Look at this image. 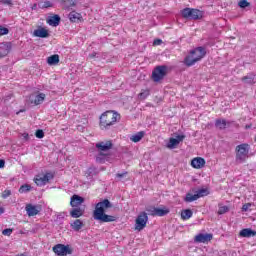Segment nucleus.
<instances>
[{
    "label": "nucleus",
    "instance_id": "obj_15",
    "mask_svg": "<svg viewBox=\"0 0 256 256\" xmlns=\"http://www.w3.org/2000/svg\"><path fill=\"white\" fill-rule=\"evenodd\" d=\"M45 101V94L40 93L38 95H30V102L34 105H41Z\"/></svg>",
    "mask_w": 256,
    "mask_h": 256
},
{
    "label": "nucleus",
    "instance_id": "obj_22",
    "mask_svg": "<svg viewBox=\"0 0 256 256\" xmlns=\"http://www.w3.org/2000/svg\"><path fill=\"white\" fill-rule=\"evenodd\" d=\"M85 213V210L81 209V208H73L70 211V217H72L73 219H79V217H83V214Z\"/></svg>",
    "mask_w": 256,
    "mask_h": 256
},
{
    "label": "nucleus",
    "instance_id": "obj_43",
    "mask_svg": "<svg viewBox=\"0 0 256 256\" xmlns=\"http://www.w3.org/2000/svg\"><path fill=\"white\" fill-rule=\"evenodd\" d=\"M11 190H5L2 194L3 199H7V197H10Z\"/></svg>",
    "mask_w": 256,
    "mask_h": 256
},
{
    "label": "nucleus",
    "instance_id": "obj_38",
    "mask_svg": "<svg viewBox=\"0 0 256 256\" xmlns=\"http://www.w3.org/2000/svg\"><path fill=\"white\" fill-rule=\"evenodd\" d=\"M149 95H150L149 90H143L139 94V97H140V99H147V97H149Z\"/></svg>",
    "mask_w": 256,
    "mask_h": 256
},
{
    "label": "nucleus",
    "instance_id": "obj_13",
    "mask_svg": "<svg viewBox=\"0 0 256 256\" xmlns=\"http://www.w3.org/2000/svg\"><path fill=\"white\" fill-rule=\"evenodd\" d=\"M183 139H185V135H177L176 138H170L166 147L168 149H175Z\"/></svg>",
    "mask_w": 256,
    "mask_h": 256
},
{
    "label": "nucleus",
    "instance_id": "obj_11",
    "mask_svg": "<svg viewBox=\"0 0 256 256\" xmlns=\"http://www.w3.org/2000/svg\"><path fill=\"white\" fill-rule=\"evenodd\" d=\"M148 215H153L157 217H165V215H168L169 209H163V208H147L146 209Z\"/></svg>",
    "mask_w": 256,
    "mask_h": 256
},
{
    "label": "nucleus",
    "instance_id": "obj_41",
    "mask_svg": "<svg viewBox=\"0 0 256 256\" xmlns=\"http://www.w3.org/2000/svg\"><path fill=\"white\" fill-rule=\"evenodd\" d=\"M0 3H2V5H9V7H13L12 0H0Z\"/></svg>",
    "mask_w": 256,
    "mask_h": 256
},
{
    "label": "nucleus",
    "instance_id": "obj_27",
    "mask_svg": "<svg viewBox=\"0 0 256 256\" xmlns=\"http://www.w3.org/2000/svg\"><path fill=\"white\" fill-rule=\"evenodd\" d=\"M109 159V154H105L104 152H99L96 156V163H105Z\"/></svg>",
    "mask_w": 256,
    "mask_h": 256
},
{
    "label": "nucleus",
    "instance_id": "obj_34",
    "mask_svg": "<svg viewBox=\"0 0 256 256\" xmlns=\"http://www.w3.org/2000/svg\"><path fill=\"white\" fill-rule=\"evenodd\" d=\"M31 189H33V187H31V185L29 184H24L19 188V193H29V191H31Z\"/></svg>",
    "mask_w": 256,
    "mask_h": 256
},
{
    "label": "nucleus",
    "instance_id": "obj_7",
    "mask_svg": "<svg viewBox=\"0 0 256 256\" xmlns=\"http://www.w3.org/2000/svg\"><path fill=\"white\" fill-rule=\"evenodd\" d=\"M181 13L184 19L197 20L203 17V13L200 10L193 9V8H184Z\"/></svg>",
    "mask_w": 256,
    "mask_h": 256
},
{
    "label": "nucleus",
    "instance_id": "obj_14",
    "mask_svg": "<svg viewBox=\"0 0 256 256\" xmlns=\"http://www.w3.org/2000/svg\"><path fill=\"white\" fill-rule=\"evenodd\" d=\"M213 239V234H198L195 236V243H209Z\"/></svg>",
    "mask_w": 256,
    "mask_h": 256
},
{
    "label": "nucleus",
    "instance_id": "obj_8",
    "mask_svg": "<svg viewBox=\"0 0 256 256\" xmlns=\"http://www.w3.org/2000/svg\"><path fill=\"white\" fill-rule=\"evenodd\" d=\"M147 221H149V216H147L146 212H141L135 222L136 231H143L144 227H147Z\"/></svg>",
    "mask_w": 256,
    "mask_h": 256
},
{
    "label": "nucleus",
    "instance_id": "obj_44",
    "mask_svg": "<svg viewBox=\"0 0 256 256\" xmlns=\"http://www.w3.org/2000/svg\"><path fill=\"white\" fill-rule=\"evenodd\" d=\"M116 177L118 179H123V177H127V172H123V173H117Z\"/></svg>",
    "mask_w": 256,
    "mask_h": 256
},
{
    "label": "nucleus",
    "instance_id": "obj_29",
    "mask_svg": "<svg viewBox=\"0 0 256 256\" xmlns=\"http://www.w3.org/2000/svg\"><path fill=\"white\" fill-rule=\"evenodd\" d=\"M71 227L74 231H81L83 228V222L80 219H76L72 224Z\"/></svg>",
    "mask_w": 256,
    "mask_h": 256
},
{
    "label": "nucleus",
    "instance_id": "obj_17",
    "mask_svg": "<svg viewBox=\"0 0 256 256\" xmlns=\"http://www.w3.org/2000/svg\"><path fill=\"white\" fill-rule=\"evenodd\" d=\"M68 18L70 19L71 23H79V21H83V16L81 13L76 11L70 12Z\"/></svg>",
    "mask_w": 256,
    "mask_h": 256
},
{
    "label": "nucleus",
    "instance_id": "obj_5",
    "mask_svg": "<svg viewBox=\"0 0 256 256\" xmlns=\"http://www.w3.org/2000/svg\"><path fill=\"white\" fill-rule=\"evenodd\" d=\"M167 75V66L160 65L154 68L152 72V79L155 83H159Z\"/></svg>",
    "mask_w": 256,
    "mask_h": 256
},
{
    "label": "nucleus",
    "instance_id": "obj_46",
    "mask_svg": "<svg viewBox=\"0 0 256 256\" xmlns=\"http://www.w3.org/2000/svg\"><path fill=\"white\" fill-rule=\"evenodd\" d=\"M161 43H163V40L156 39V40H154L153 45H161Z\"/></svg>",
    "mask_w": 256,
    "mask_h": 256
},
{
    "label": "nucleus",
    "instance_id": "obj_45",
    "mask_svg": "<svg viewBox=\"0 0 256 256\" xmlns=\"http://www.w3.org/2000/svg\"><path fill=\"white\" fill-rule=\"evenodd\" d=\"M249 207H251V203H246L242 206V211H249Z\"/></svg>",
    "mask_w": 256,
    "mask_h": 256
},
{
    "label": "nucleus",
    "instance_id": "obj_52",
    "mask_svg": "<svg viewBox=\"0 0 256 256\" xmlns=\"http://www.w3.org/2000/svg\"><path fill=\"white\" fill-rule=\"evenodd\" d=\"M9 100V96L6 98V101H8Z\"/></svg>",
    "mask_w": 256,
    "mask_h": 256
},
{
    "label": "nucleus",
    "instance_id": "obj_9",
    "mask_svg": "<svg viewBox=\"0 0 256 256\" xmlns=\"http://www.w3.org/2000/svg\"><path fill=\"white\" fill-rule=\"evenodd\" d=\"M51 179H53V175L51 173H46L44 175H37L34 178V183H36L38 187H43V185H47V183H49Z\"/></svg>",
    "mask_w": 256,
    "mask_h": 256
},
{
    "label": "nucleus",
    "instance_id": "obj_1",
    "mask_svg": "<svg viewBox=\"0 0 256 256\" xmlns=\"http://www.w3.org/2000/svg\"><path fill=\"white\" fill-rule=\"evenodd\" d=\"M109 209H113V203L109 199L98 202L93 212L95 221H100V223H113L117 221V217L106 214Z\"/></svg>",
    "mask_w": 256,
    "mask_h": 256
},
{
    "label": "nucleus",
    "instance_id": "obj_51",
    "mask_svg": "<svg viewBox=\"0 0 256 256\" xmlns=\"http://www.w3.org/2000/svg\"><path fill=\"white\" fill-rule=\"evenodd\" d=\"M95 55H96V54H95V53H93V54H91V55H90V57H95Z\"/></svg>",
    "mask_w": 256,
    "mask_h": 256
},
{
    "label": "nucleus",
    "instance_id": "obj_28",
    "mask_svg": "<svg viewBox=\"0 0 256 256\" xmlns=\"http://www.w3.org/2000/svg\"><path fill=\"white\" fill-rule=\"evenodd\" d=\"M193 217V211L191 209H186L181 212V218L184 221H187V219H191Z\"/></svg>",
    "mask_w": 256,
    "mask_h": 256
},
{
    "label": "nucleus",
    "instance_id": "obj_16",
    "mask_svg": "<svg viewBox=\"0 0 256 256\" xmlns=\"http://www.w3.org/2000/svg\"><path fill=\"white\" fill-rule=\"evenodd\" d=\"M85 199L77 194H74L71 197L70 205L71 207H79L82 203H84Z\"/></svg>",
    "mask_w": 256,
    "mask_h": 256
},
{
    "label": "nucleus",
    "instance_id": "obj_47",
    "mask_svg": "<svg viewBox=\"0 0 256 256\" xmlns=\"http://www.w3.org/2000/svg\"><path fill=\"white\" fill-rule=\"evenodd\" d=\"M22 137H23V139H25V141H29V134L28 133H23Z\"/></svg>",
    "mask_w": 256,
    "mask_h": 256
},
{
    "label": "nucleus",
    "instance_id": "obj_25",
    "mask_svg": "<svg viewBox=\"0 0 256 256\" xmlns=\"http://www.w3.org/2000/svg\"><path fill=\"white\" fill-rule=\"evenodd\" d=\"M143 137H145V132L144 131H140L136 134H133L130 137V141H132L133 143H139V141H141V139H143Z\"/></svg>",
    "mask_w": 256,
    "mask_h": 256
},
{
    "label": "nucleus",
    "instance_id": "obj_37",
    "mask_svg": "<svg viewBox=\"0 0 256 256\" xmlns=\"http://www.w3.org/2000/svg\"><path fill=\"white\" fill-rule=\"evenodd\" d=\"M35 136L37 139H43V137H45V132H43L42 129H38L35 133Z\"/></svg>",
    "mask_w": 256,
    "mask_h": 256
},
{
    "label": "nucleus",
    "instance_id": "obj_36",
    "mask_svg": "<svg viewBox=\"0 0 256 256\" xmlns=\"http://www.w3.org/2000/svg\"><path fill=\"white\" fill-rule=\"evenodd\" d=\"M228 212H229V207L228 206L219 205L218 215H225V213H228Z\"/></svg>",
    "mask_w": 256,
    "mask_h": 256
},
{
    "label": "nucleus",
    "instance_id": "obj_30",
    "mask_svg": "<svg viewBox=\"0 0 256 256\" xmlns=\"http://www.w3.org/2000/svg\"><path fill=\"white\" fill-rule=\"evenodd\" d=\"M75 5H77V0H65L64 1V7H65V9H67V11H71V9H73V7H75Z\"/></svg>",
    "mask_w": 256,
    "mask_h": 256
},
{
    "label": "nucleus",
    "instance_id": "obj_4",
    "mask_svg": "<svg viewBox=\"0 0 256 256\" xmlns=\"http://www.w3.org/2000/svg\"><path fill=\"white\" fill-rule=\"evenodd\" d=\"M119 119V114L113 111H106L100 116V128L109 129L111 125H115Z\"/></svg>",
    "mask_w": 256,
    "mask_h": 256
},
{
    "label": "nucleus",
    "instance_id": "obj_49",
    "mask_svg": "<svg viewBox=\"0 0 256 256\" xmlns=\"http://www.w3.org/2000/svg\"><path fill=\"white\" fill-rule=\"evenodd\" d=\"M44 7H51V2H45Z\"/></svg>",
    "mask_w": 256,
    "mask_h": 256
},
{
    "label": "nucleus",
    "instance_id": "obj_32",
    "mask_svg": "<svg viewBox=\"0 0 256 256\" xmlns=\"http://www.w3.org/2000/svg\"><path fill=\"white\" fill-rule=\"evenodd\" d=\"M197 199H199V196H197V194L188 193L186 194L184 201L186 203H193V201H197Z\"/></svg>",
    "mask_w": 256,
    "mask_h": 256
},
{
    "label": "nucleus",
    "instance_id": "obj_26",
    "mask_svg": "<svg viewBox=\"0 0 256 256\" xmlns=\"http://www.w3.org/2000/svg\"><path fill=\"white\" fill-rule=\"evenodd\" d=\"M227 125H230V123L227 122V120H225V119H217L216 122H215V126L218 129H226Z\"/></svg>",
    "mask_w": 256,
    "mask_h": 256
},
{
    "label": "nucleus",
    "instance_id": "obj_21",
    "mask_svg": "<svg viewBox=\"0 0 256 256\" xmlns=\"http://www.w3.org/2000/svg\"><path fill=\"white\" fill-rule=\"evenodd\" d=\"M241 81L243 83H245L246 85H255L256 76H255V74H248V75L242 77Z\"/></svg>",
    "mask_w": 256,
    "mask_h": 256
},
{
    "label": "nucleus",
    "instance_id": "obj_10",
    "mask_svg": "<svg viewBox=\"0 0 256 256\" xmlns=\"http://www.w3.org/2000/svg\"><path fill=\"white\" fill-rule=\"evenodd\" d=\"M95 147L100 153H105L106 151L113 149V142H111V140L98 142Z\"/></svg>",
    "mask_w": 256,
    "mask_h": 256
},
{
    "label": "nucleus",
    "instance_id": "obj_33",
    "mask_svg": "<svg viewBox=\"0 0 256 256\" xmlns=\"http://www.w3.org/2000/svg\"><path fill=\"white\" fill-rule=\"evenodd\" d=\"M207 195H209V190L206 188H202L198 190L196 193V196H198V199H200V197H207Z\"/></svg>",
    "mask_w": 256,
    "mask_h": 256
},
{
    "label": "nucleus",
    "instance_id": "obj_39",
    "mask_svg": "<svg viewBox=\"0 0 256 256\" xmlns=\"http://www.w3.org/2000/svg\"><path fill=\"white\" fill-rule=\"evenodd\" d=\"M86 175L87 177H93V175H95V168L93 167L88 168V170L86 171Z\"/></svg>",
    "mask_w": 256,
    "mask_h": 256
},
{
    "label": "nucleus",
    "instance_id": "obj_31",
    "mask_svg": "<svg viewBox=\"0 0 256 256\" xmlns=\"http://www.w3.org/2000/svg\"><path fill=\"white\" fill-rule=\"evenodd\" d=\"M47 63L48 65H57V63H59V55L54 54L52 56H49L47 58Z\"/></svg>",
    "mask_w": 256,
    "mask_h": 256
},
{
    "label": "nucleus",
    "instance_id": "obj_42",
    "mask_svg": "<svg viewBox=\"0 0 256 256\" xmlns=\"http://www.w3.org/2000/svg\"><path fill=\"white\" fill-rule=\"evenodd\" d=\"M8 34H9V29L0 28V37H1V35H8Z\"/></svg>",
    "mask_w": 256,
    "mask_h": 256
},
{
    "label": "nucleus",
    "instance_id": "obj_24",
    "mask_svg": "<svg viewBox=\"0 0 256 256\" xmlns=\"http://www.w3.org/2000/svg\"><path fill=\"white\" fill-rule=\"evenodd\" d=\"M47 23L49 25H51L52 27H57V26H59V23H61V17L59 15H57V14L54 15V16H51L48 19Z\"/></svg>",
    "mask_w": 256,
    "mask_h": 256
},
{
    "label": "nucleus",
    "instance_id": "obj_23",
    "mask_svg": "<svg viewBox=\"0 0 256 256\" xmlns=\"http://www.w3.org/2000/svg\"><path fill=\"white\" fill-rule=\"evenodd\" d=\"M256 231L252 230L251 228H244L240 231L239 236L240 237H255Z\"/></svg>",
    "mask_w": 256,
    "mask_h": 256
},
{
    "label": "nucleus",
    "instance_id": "obj_6",
    "mask_svg": "<svg viewBox=\"0 0 256 256\" xmlns=\"http://www.w3.org/2000/svg\"><path fill=\"white\" fill-rule=\"evenodd\" d=\"M52 251L58 256L73 255V248L65 244H57L52 248Z\"/></svg>",
    "mask_w": 256,
    "mask_h": 256
},
{
    "label": "nucleus",
    "instance_id": "obj_48",
    "mask_svg": "<svg viewBox=\"0 0 256 256\" xmlns=\"http://www.w3.org/2000/svg\"><path fill=\"white\" fill-rule=\"evenodd\" d=\"M5 167V160H0V169H3Z\"/></svg>",
    "mask_w": 256,
    "mask_h": 256
},
{
    "label": "nucleus",
    "instance_id": "obj_19",
    "mask_svg": "<svg viewBox=\"0 0 256 256\" xmlns=\"http://www.w3.org/2000/svg\"><path fill=\"white\" fill-rule=\"evenodd\" d=\"M25 209L28 217H35V215H39V209H37V206H33V204L26 205Z\"/></svg>",
    "mask_w": 256,
    "mask_h": 256
},
{
    "label": "nucleus",
    "instance_id": "obj_12",
    "mask_svg": "<svg viewBox=\"0 0 256 256\" xmlns=\"http://www.w3.org/2000/svg\"><path fill=\"white\" fill-rule=\"evenodd\" d=\"M13 48V44L11 42H4L0 45V59L3 57H7L9 53H11V49Z\"/></svg>",
    "mask_w": 256,
    "mask_h": 256
},
{
    "label": "nucleus",
    "instance_id": "obj_40",
    "mask_svg": "<svg viewBox=\"0 0 256 256\" xmlns=\"http://www.w3.org/2000/svg\"><path fill=\"white\" fill-rule=\"evenodd\" d=\"M11 233H13V229L6 228L2 231V235H5L6 237H10Z\"/></svg>",
    "mask_w": 256,
    "mask_h": 256
},
{
    "label": "nucleus",
    "instance_id": "obj_50",
    "mask_svg": "<svg viewBox=\"0 0 256 256\" xmlns=\"http://www.w3.org/2000/svg\"><path fill=\"white\" fill-rule=\"evenodd\" d=\"M3 213H5V209H3V207H0V215H3Z\"/></svg>",
    "mask_w": 256,
    "mask_h": 256
},
{
    "label": "nucleus",
    "instance_id": "obj_35",
    "mask_svg": "<svg viewBox=\"0 0 256 256\" xmlns=\"http://www.w3.org/2000/svg\"><path fill=\"white\" fill-rule=\"evenodd\" d=\"M251 3H249L247 0H240L238 2V7H240V9H245L246 7H250Z\"/></svg>",
    "mask_w": 256,
    "mask_h": 256
},
{
    "label": "nucleus",
    "instance_id": "obj_2",
    "mask_svg": "<svg viewBox=\"0 0 256 256\" xmlns=\"http://www.w3.org/2000/svg\"><path fill=\"white\" fill-rule=\"evenodd\" d=\"M251 146L247 143H242L236 146L235 148V162L238 165H241L247 161L249 157H251Z\"/></svg>",
    "mask_w": 256,
    "mask_h": 256
},
{
    "label": "nucleus",
    "instance_id": "obj_20",
    "mask_svg": "<svg viewBox=\"0 0 256 256\" xmlns=\"http://www.w3.org/2000/svg\"><path fill=\"white\" fill-rule=\"evenodd\" d=\"M34 37H40L41 39H47L49 37V30L45 28H38L34 30Z\"/></svg>",
    "mask_w": 256,
    "mask_h": 256
},
{
    "label": "nucleus",
    "instance_id": "obj_18",
    "mask_svg": "<svg viewBox=\"0 0 256 256\" xmlns=\"http://www.w3.org/2000/svg\"><path fill=\"white\" fill-rule=\"evenodd\" d=\"M191 165L194 169H201V168L205 167V159H203L201 157L194 158L191 161Z\"/></svg>",
    "mask_w": 256,
    "mask_h": 256
},
{
    "label": "nucleus",
    "instance_id": "obj_3",
    "mask_svg": "<svg viewBox=\"0 0 256 256\" xmlns=\"http://www.w3.org/2000/svg\"><path fill=\"white\" fill-rule=\"evenodd\" d=\"M206 53L207 52L205 51V48H203V47H198V48L192 50L190 52V55H188L184 58L185 66L193 67V65H195V63H197L198 61H201V59H203V57H205Z\"/></svg>",
    "mask_w": 256,
    "mask_h": 256
}]
</instances>
